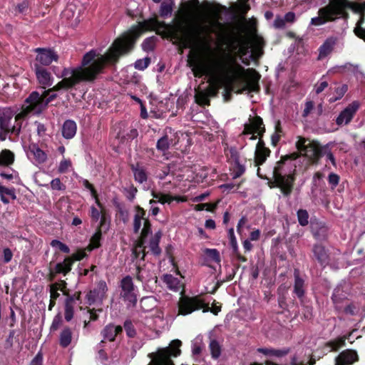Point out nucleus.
Here are the masks:
<instances>
[{"mask_svg": "<svg viewBox=\"0 0 365 365\" xmlns=\"http://www.w3.org/2000/svg\"><path fill=\"white\" fill-rule=\"evenodd\" d=\"M181 346L180 339H174L170 346L159 348L155 352L148 353V357L150 361L148 365H175L172 357H178L180 354Z\"/></svg>", "mask_w": 365, "mask_h": 365, "instance_id": "9", "label": "nucleus"}, {"mask_svg": "<svg viewBox=\"0 0 365 365\" xmlns=\"http://www.w3.org/2000/svg\"><path fill=\"white\" fill-rule=\"evenodd\" d=\"M73 264L71 259L66 257L64 261L56 264L53 269L55 271V273L66 275L70 272Z\"/></svg>", "mask_w": 365, "mask_h": 365, "instance_id": "33", "label": "nucleus"}, {"mask_svg": "<svg viewBox=\"0 0 365 365\" xmlns=\"http://www.w3.org/2000/svg\"><path fill=\"white\" fill-rule=\"evenodd\" d=\"M294 293L302 302V298L304 295V281L301 278L298 270H294Z\"/></svg>", "mask_w": 365, "mask_h": 365, "instance_id": "28", "label": "nucleus"}, {"mask_svg": "<svg viewBox=\"0 0 365 365\" xmlns=\"http://www.w3.org/2000/svg\"><path fill=\"white\" fill-rule=\"evenodd\" d=\"M14 162V154L9 149H4L0 152V166L9 167Z\"/></svg>", "mask_w": 365, "mask_h": 365, "instance_id": "31", "label": "nucleus"}, {"mask_svg": "<svg viewBox=\"0 0 365 365\" xmlns=\"http://www.w3.org/2000/svg\"><path fill=\"white\" fill-rule=\"evenodd\" d=\"M86 250L89 251V252L91 251V238L90 239L89 243H88V245H87L85 250H82V249L78 250L72 255H71L70 257H70L71 259V260H73V264L75 261H80L87 256L86 253Z\"/></svg>", "mask_w": 365, "mask_h": 365, "instance_id": "41", "label": "nucleus"}, {"mask_svg": "<svg viewBox=\"0 0 365 365\" xmlns=\"http://www.w3.org/2000/svg\"><path fill=\"white\" fill-rule=\"evenodd\" d=\"M199 309H202L203 312H210L214 315H217L221 311V305H217L214 302L210 307L199 294L192 297L183 295L180 297L178 302L179 315L187 316Z\"/></svg>", "mask_w": 365, "mask_h": 365, "instance_id": "7", "label": "nucleus"}, {"mask_svg": "<svg viewBox=\"0 0 365 365\" xmlns=\"http://www.w3.org/2000/svg\"><path fill=\"white\" fill-rule=\"evenodd\" d=\"M217 93H195V103L201 106L210 104V98L216 96Z\"/></svg>", "mask_w": 365, "mask_h": 365, "instance_id": "35", "label": "nucleus"}, {"mask_svg": "<svg viewBox=\"0 0 365 365\" xmlns=\"http://www.w3.org/2000/svg\"><path fill=\"white\" fill-rule=\"evenodd\" d=\"M123 328L125 329L126 336L130 339H133L136 335V331L133 324V322L130 319H126L123 324Z\"/></svg>", "mask_w": 365, "mask_h": 365, "instance_id": "44", "label": "nucleus"}, {"mask_svg": "<svg viewBox=\"0 0 365 365\" xmlns=\"http://www.w3.org/2000/svg\"><path fill=\"white\" fill-rule=\"evenodd\" d=\"M295 146L301 154L314 162H318L326 153V147H322L315 140H310L302 137H299Z\"/></svg>", "mask_w": 365, "mask_h": 365, "instance_id": "10", "label": "nucleus"}, {"mask_svg": "<svg viewBox=\"0 0 365 365\" xmlns=\"http://www.w3.org/2000/svg\"><path fill=\"white\" fill-rule=\"evenodd\" d=\"M4 194L6 195H9L13 200L16 199V194L15 193L14 188H7L0 184L1 200L4 205L9 204L10 201L6 197L4 196Z\"/></svg>", "mask_w": 365, "mask_h": 365, "instance_id": "38", "label": "nucleus"}, {"mask_svg": "<svg viewBox=\"0 0 365 365\" xmlns=\"http://www.w3.org/2000/svg\"><path fill=\"white\" fill-rule=\"evenodd\" d=\"M51 187L52 190H54L61 191L66 190V185L61 183L60 178H56L51 180Z\"/></svg>", "mask_w": 365, "mask_h": 365, "instance_id": "57", "label": "nucleus"}, {"mask_svg": "<svg viewBox=\"0 0 365 365\" xmlns=\"http://www.w3.org/2000/svg\"><path fill=\"white\" fill-rule=\"evenodd\" d=\"M50 244L53 248H57L62 252L66 254H68L70 252V249L68 245L58 240H53Z\"/></svg>", "mask_w": 365, "mask_h": 365, "instance_id": "48", "label": "nucleus"}, {"mask_svg": "<svg viewBox=\"0 0 365 365\" xmlns=\"http://www.w3.org/2000/svg\"><path fill=\"white\" fill-rule=\"evenodd\" d=\"M155 41L153 38H146L142 43V48L144 51H151L154 48Z\"/></svg>", "mask_w": 365, "mask_h": 365, "instance_id": "64", "label": "nucleus"}, {"mask_svg": "<svg viewBox=\"0 0 365 365\" xmlns=\"http://www.w3.org/2000/svg\"><path fill=\"white\" fill-rule=\"evenodd\" d=\"M150 63V58L145 57L144 58L137 60L134 63V66L136 69L143 71L149 66Z\"/></svg>", "mask_w": 365, "mask_h": 365, "instance_id": "54", "label": "nucleus"}, {"mask_svg": "<svg viewBox=\"0 0 365 365\" xmlns=\"http://www.w3.org/2000/svg\"><path fill=\"white\" fill-rule=\"evenodd\" d=\"M107 292L108 287L106 282L103 280H100L97 284V287L93 289V304L96 306L101 305L102 302L106 299Z\"/></svg>", "mask_w": 365, "mask_h": 365, "instance_id": "22", "label": "nucleus"}, {"mask_svg": "<svg viewBox=\"0 0 365 365\" xmlns=\"http://www.w3.org/2000/svg\"><path fill=\"white\" fill-rule=\"evenodd\" d=\"M195 76H207L216 87L232 91L234 86L241 88L237 91H257L260 74L253 68H245L235 55L222 53L210 63L196 61L190 63Z\"/></svg>", "mask_w": 365, "mask_h": 365, "instance_id": "1", "label": "nucleus"}, {"mask_svg": "<svg viewBox=\"0 0 365 365\" xmlns=\"http://www.w3.org/2000/svg\"><path fill=\"white\" fill-rule=\"evenodd\" d=\"M216 204L212 203H199L195 205V210L196 211L206 210L207 212H213L216 208Z\"/></svg>", "mask_w": 365, "mask_h": 365, "instance_id": "52", "label": "nucleus"}, {"mask_svg": "<svg viewBox=\"0 0 365 365\" xmlns=\"http://www.w3.org/2000/svg\"><path fill=\"white\" fill-rule=\"evenodd\" d=\"M134 209L135 213L133 220L138 218V220H143V222H145V220H149L148 217H146V211L140 205H135Z\"/></svg>", "mask_w": 365, "mask_h": 365, "instance_id": "51", "label": "nucleus"}, {"mask_svg": "<svg viewBox=\"0 0 365 365\" xmlns=\"http://www.w3.org/2000/svg\"><path fill=\"white\" fill-rule=\"evenodd\" d=\"M156 148L161 151H165L169 148L168 138L167 135H164L158 140Z\"/></svg>", "mask_w": 365, "mask_h": 365, "instance_id": "53", "label": "nucleus"}, {"mask_svg": "<svg viewBox=\"0 0 365 365\" xmlns=\"http://www.w3.org/2000/svg\"><path fill=\"white\" fill-rule=\"evenodd\" d=\"M346 8H350L354 11H361L364 5H356L347 0H330L327 6L319 10V16L311 19L310 24L318 26L334 21L344 15Z\"/></svg>", "mask_w": 365, "mask_h": 365, "instance_id": "5", "label": "nucleus"}, {"mask_svg": "<svg viewBox=\"0 0 365 365\" xmlns=\"http://www.w3.org/2000/svg\"><path fill=\"white\" fill-rule=\"evenodd\" d=\"M36 52L38 53L36 61L42 66H48L53 61H57L58 59V54L51 49L38 48L36 49Z\"/></svg>", "mask_w": 365, "mask_h": 365, "instance_id": "18", "label": "nucleus"}, {"mask_svg": "<svg viewBox=\"0 0 365 365\" xmlns=\"http://www.w3.org/2000/svg\"><path fill=\"white\" fill-rule=\"evenodd\" d=\"M151 233V223L149 220H145L143 222V227L141 230L140 235H143V238H147Z\"/></svg>", "mask_w": 365, "mask_h": 365, "instance_id": "59", "label": "nucleus"}, {"mask_svg": "<svg viewBox=\"0 0 365 365\" xmlns=\"http://www.w3.org/2000/svg\"><path fill=\"white\" fill-rule=\"evenodd\" d=\"M312 259L316 260L318 264L322 267H326L329 263V250L322 243H316L312 248Z\"/></svg>", "mask_w": 365, "mask_h": 365, "instance_id": "17", "label": "nucleus"}, {"mask_svg": "<svg viewBox=\"0 0 365 365\" xmlns=\"http://www.w3.org/2000/svg\"><path fill=\"white\" fill-rule=\"evenodd\" d=\"M71 331L69 327H65L64 329L61 331L59 338V344L61 347L66 348L68 346L71 341Z\"/></svg>", "mask_w": 365, "mask_h": 365, "instance_id": "37", "label": "nucleus"}, {"mask_svg": "<svg viewBox=\"0 0 365 365\" xmlns=\"http://www.w3.org/2000/svg\"><path fill=\"white\" fill-rule=\"evenodd\" d=\"M58 283H53L50 286V292H51V299L57 300L60 296V294L58 292Z\"/></svg>", "mask_w": 365, "mask_h": 365, "instance_id": "61", "label": "nucleus"}, {"mask_svg": "<svg viewBox=\"0 0 365 365\" xmlns=\"http://www.w3.org/2000/svg\"><path fill=\"white\" fill-rule=\"evenodd\" d=\"M77 126L74 120H66L63 123L61 133L66 139H71L76 133Z\"/></svg>", "mask_w": 365, "mask_h": 365, "instance_id": "27", "label": "nucleus"}, {"mask_svg": "<svg viewBox=\"0 0 365 365\" xmlns=\"http://www.w3.org/2000/svg\"><path fill=\"white\" fill-rule=\"evenodd\" d=\"M250 123H245L244 125V130L241 135H252L250 137L251 140H255L257 136L262 138L263 134L266 132V128L263 125L262 118L259 116H255L252 118H250Z\"/></svg>", "mask_w": 365, "mask_h": 365, "instance_id": "15", "label": "nucleus"}, {"mask_svg": "<svg viewBox=\"0 0 365 365\" xmlns=\"http://www.w3.org/2000/svg\"><path fill=\"white\" fill-rule=\"evenodd\" d=\"M50 94L51 93H31L26 101L28 104L23 105L21 111L14 117L12 126H20L21 129L22 121L30 113L40 111L56 96V93L51 96Z\"/></svg>", "mask_w": 365, "mask_h": 365, "instance_id": "6", "label": "nucleus"}, {"mask_svg": "<svg viewBox=\"0 0 365 365\" xmlns=\"http://www.w3.org/2000/svg\"><path fill=\"white\" fill-rule=\"evenodd\" d=\"M344 297L341 294V289L340 288H336L334 290V292L331 296L332 302L334 304H338L342 302Z\"/></svg>", "mask_w": 365, "mask_h": 365, "instance_id": "58", "label": "nucleus"}, {"mask_svg": "<svg viewBox=\"0 0 365 365\" xmlns=\"http://www.w3.org/2000/svg\"><path fill=\"white\" fill-rule=\"evenodd\" d=\"M302 155L300 153V152H294L291 154H287L283 156H281L280 160H284V162H292L293 160H295L296 159L299 158L300 155Z\"/></svg>", "mask_w": 365, "mask_h": 365, "instance_id": "63", "label": "nucleus"}, {"mask_svg": "<svg viewBox=\"0 0 365 365\" xmlns=\"http://www.w3.org/2000/svg\"><path fill=\"white\" fill-rule=\"evenodd\" d=\"M34 71L42 88L46 89L52 85L51 73L46 68L38 63H34Z\"/></svg>", "mask_w": 365, "mask_h": 365, "instance_id": "19", "label": "nucleus"}, {"mask_svg": "<svg viewBox=\"0 0 365 365\" xmlns=\"http://www.w3.org/2000/svg\"><path fill=\"white\" fill-rule=\"evenodd\" d=\"M130 170L133 173V178L135 182L143 184L148 181V175L146 168L142 163L138 162L135 164H130Z\"/></svg>", "mask_w": 365, "mask_h": 365, "instance_id": "23", "label": "nucleus"}, {"mask_svg": "<svg viewBox=\"0 0 365 365\" xmlns=\"http://www.w3.org/2000/svg\"><path fill=\"white\" fill-rule=\"evenodd\" d=\"M150 98L151 106H155V109H156L151 110V112H154L157 118H162L165 113L170 111H172L171 115H175V113L173 110L174 107L173 99L165 98L163 101H158L155 93H150Z\"/></svg>", "mask_w": 365, "mask_h": 365, "instance_id": "14", "label": "nucleus"}, {"mask_svg": "<svg viewBox=\"0 0 365 365\" xmlns=\"http://www.w3.org/2000/svg\"><path fill=\"white\" fill-rule=\"evenodd\" d=\"M12 257H13L12 250L9 247L4 248L3 250V253H2L3 262L4 264H8L9 262H10L11 261Z\"/></svg>", "mask_w": 365, "mask_h": 365, "instance_id": "60", "label": "nucleus"}, {"mask_svg": "<svg viewBox=\"0 0 365 365\" xmlns=\"http://www.w3.org/2000/svg\"><path fill=\"white\" fill-rule=\"evenodd\" d=\"M113 205L115 207L116 215L118 219L120 220L123 223L129 222V211L126 209L125 205L123 202L114 200Z\"/></svg>", "mask_w": 365, "mask_h": 365, "instance_id": "30", "label": "nucleus"}, {"mask_svg": "<svg viewBox=\"0 0 365 365\" xmlns=\"http://www.w3.org/2000/svg\"><path fill=\"white\" fill-rule=\"evenodd\" d=\"M345 336L336 338L335 339L327 341L325 344V346L331 348V351H339L341 347L345 346Z\"/></svg>", "mask_w": 365, "mask_h": 365, "instance_id": "40", "label": "nucleus"}, {"mask_svg": "<svg viewBox=\"0 0 365 365\" xmlns=\"http://www.w3.org/2000/svg\"><path fill=\"white\" fill-rule=\"evenodd\" d=\"M13 113L10 110H5L0 115V140H5L9 134L19 136L20 125H12Z\"/></svg>", "mask_w": 365, "mask_h": 365, "instance_id": "13", "label": "nucleus"}, {"mask_svg": "<svg viewBox=\"0 0 365 365\" xmlns=\"http://www.w3.org/2000/svg\"><path fill=\"white\" fill-rule=\"evenodd\" d=\"M173 4L172 2H163L160 7V15L162 17H168L171 16L173 12Z\"/></svg>", "mask_w": 365, "mask_h": 365, "instance_id": "47", "label": "nucleus"}, {"mask_svg": "<svg viewBox=\"0 0 365 365\" xmlns=\"http://www.w3.org/2000/svg\"><path fill=\"white\" fill-rule=\"evenodd\" d=\"M97 360H99L100 362L103 364H108V354L105 351L104 349L99 348L98 351Z\"/></svg>", "mask_w": 365, "mask_h": 365, "instance_id": "62", "label": "nucleus"}, {"mask_svg": "<svg viewBox=\"0 0 365 365\" xmlns=\"http://www.w3.org/2000/svg\"><path fill=\"white\" fill-rule=\"evenodd\" d=\"M119 287L121 288L120 296L126 302L127 307H134L138 302V297L134 292V284L132 277L127 275L119 282Z\"/></svg>", "mask_w": 365, "mask_h": 365, "instance_id": "12", "label": "nucleus"}, {"mask_svg": "<svg viewBox=\"0 0 365 365\" xmlns=\"http://www.w3.org/2000/svg\"><path fill=\"white\" fill-rule=\"evenodd\" d=\"M103 336H104L105 339L108 340L109 341H113L115 340L116 335L115 334L113 330V324H108L105 329L102 331Z\"/></svg>", "mask_w": 365, "mask_h": 365, "instance_id": "46", "label": "nucleus"}, {"mask_svg": "<svg viewBox=\"0 0 365 365\" xmlns=\"http://www.w3.org/2000/svg\"><path fill=\"white\" fill-rule=\"evenodd\" d=\"M205 254L207 258L212 259L214 262H220V256L218 250L215 249H206Z\"/></svg>", "mask_w": 365, "mask_h": 365, "instance_id": "50", "label": "nucleus"}, {"mask_svg": "<svg viewBox=\"0 0 365 365\" xmlns=\"http://www.w3.org/2000/svg\"><path fill=\"white\" fill-rule=\"evenodd\" d=\"M224 153L227 158V162L230 165V170L232 171V178H237L241 177L245 173V165L240 160L239 152L236 147H225L224 148Z\"/></svg>", "mask_w": 365, "mask_h": 365, "instance_id": "11", "label": "nucleus"}, {"mask_svg": "<svg viewBox=\"0 0 365 365\" xmlns=\"http://www.w3.org/2000/svg\"><path fill=\"white\" fill-rule=\"evenodd\" d=\"M80 292H76L73 294L65 293L64 295L66 296L65 301V309L70 308L74 309L76 302L80 301Z\"/></svg>", "mask_w": 365, "mask_h": 365, "instance_id": "42", "label": "nucleus"}, {"mask_svg": "<svg viewBox=\"0 0 365 365\" xmlns=\"http://www.w3.org/2000/svg\"><path fill=\"white\" fill-rule=\"evenodd\" d=\"M63 323V319L61 314L58 313L57 315H56L52 321V324L51 326V331H55L59 329V327L61 326Z\"/></svg>", "mask_w": 365, "mask_h": 365, "instance_id": "56", "label": "nucleus"}, {"mask_svg": "<svg viewBox=\"0 0 365 365\" xmlns=\"http://www.w3.org/2000/svg\"><path fill=\"white\" fill-rule=\"evenodd\" d=\"M296 180V165L292 162L279 160L272 170V178L268 182L270 188H278L284 197L291 196Z\"/></svg>", "mask_w": 365, "mask_h": 365, "instance_id": "3", "label": "nucleus"}, {"mask_svg": "<svg viewBox=\"0 0 365 365\" xmlns=\"http://www.w3.org/2000/svg\"><path fill=\"white\" fill-rule=\"evenodd\" d=\"M138 188L131 185L129 187L124 188V194L128 200L133 202L135 197V195L138 193Z\"/></svg>", "mask_w": 365, "mask_h": 365, "instance_id": "49", "label": "nucleus"}, {"mask_svg": "<svg viewBox=\"0 0 365 365\" xmlns=\"http://www.w3.org/2000/svg\"><path fill=\"white\" fill-rule=\"evenodd\" d=\"M336 43V38L330 37L325 40L323 44L319 48L318 59L322 60L329 56L334 49Z\"/></svg>", "mask_w": 365, "mask_h": 365, "instance_id": "25", "label": "nucleus"}, {"mask_svg": "<svg viewBox=\"0 0 365 365\" xmlns=\"http://www.w3.org/2000/svg\"><path fill=\"white\" fill-rule=\"evenodd\" d=\"M356 5H364V9L361 11H356V13L360 14V19L358 21L356 28L354 29V32L357 36L362 38L365 41V29L361 27L362 24L364 21V11L365 10V3L364 4H356Z\"/></svg>", "mask_w": 365, "mask_h": 365, "instance_id": "39", "label": "nucleus"}, {"mask_svg": "<svg viewBox=\"0 0 365 365\" xmlns=\"http://www.w3.org/2000/svg\"><path fill=\"white\" fill-rule=\"evenodd\" d=\"M29 155H33L35 162L38 164H42L46 161L47 155L44 151L38 148L36 143H31L29 146Z\"/></svg>", "mask_w": 365, "mask_h": 365, "instance_id": "26", "label": "nucleus"}, {"mask_svg": "<svg viewBox=\"0 0 365 365\" xmlns=\"http://www.w3.org/2000/svg\"><path fill=\"white\" fill-rule=\"evenodd\" d=\"M155 299L152 297H143L140 301V308L144 312H148L155 307Z\"/></svg>", "mask_w": 365, "mask_h": 365, "instance_id": "43", "label": "nucleus"}, {"mask_svg": "<svg viewBox=\"0 0 365 365\" xmlns=\"http://www.w3.org/2000/svg\"><path fill=\"white\" fill-rule=\"evenodd\" d=\"M208 349H210L212 359L217 360L220 358L222 354V345L216 339H210V344H208Z\"/></svg>", "mask_w": 365, "mask_h": 365, "instance_id": "34", "label": "nucleus"}, {"mask_svg": "<svg viewBox=\"0 0 365 365\" xmlns=\"http://www.w3.org/2000/svg\"><path fill=\"white\" fill-rule=\"evenodd\" d=\"M359 360L357 352L352 349L344 350L335 359V365H351Z\"/></svg>", "mask_w": 365, "mask_h": 365, "instance_id": "20", "label": "nucleus"}, {"mask_svg": "<svg viewBox=\"0 0 365 365\" xmlns=\"http://www.w3.org/2000/svg\"><path fill=\"white\" fill-rule=\"evenodd\" d=\"M205 344L202 337H197L192 341L191 352L193 357L197 358L202 354Z\"/></svg>", "mask_w": 365, "mask_h": 365, "instance_id": "36", "label": "nucleus"}, {"mask_svg": "<svg viewBox=\"0 0 365 365\" xmlns=\"http://www.w3.org/2000/svg\"><path fill=\"white\" fill-rule=\"evenodd\" d=\"M62 81L53 88L44 91H58L62 88H71L76 85L91 80V51L87 52L82 60L81 65L77 68H65L61 73Z\"/></svg>", "mask_w": 365, "mask_h": 365, "instance_id": "4", "label": "nucleus"}, {"mask_svg": "<svg viewBox=\"0 0 365 365\" xmlns=\"http://www.w3.org/2000/svg\"><path fill=\"white\" fill-rule=\"evenodd\" d=\"M151 195H153L154 199H157L158 202L163 205L165 203L170 204L173 200H177L178 202L182 201V200L179 197H173L170 195L165 194L161 192L153 191V192H151Z\"/></svg>", "mask_w": 365, "mask_h": 365, "instance_id": "32", "label": "nucleus"}, {"mask_svg": "<svg viewBox=\"0 0 365 365\" xmlns=\"http://www.w3.org/2000/svg\"><path fill=\"white\" fill-rule=\"evenodd\" d=\"M360 107L359 101H355L350 103L346 108L341 110L338 117L335 120L336 125L341 126L348 125L356 115Z\"/></svg>", "mask_w": 365, "mask_h": 365, "instance_id": "16", "label": "nucleus"}, {"mask_svg": "<svg viewBox=\"0 0 365 365\" xmlns=\"http://www.w3.org/2000/svg\"><path fill=\"white\" fill-rule=\"evenodd\" d=\"M269 148H263L262 150H255V158H254V166L258 168L257 169V175L262 179H268V178L265 175H263L261 173V169L259 168L265 161H267V158L270 155Z\"/></svg>", "mask_w": 365, "mask_h": 365, "instance_id": "21", "label": "nucleus"}, {"mask_svg": "<svg viewBox=\"0 0 365 365\" xmlns=\"http://www.w3.org/2000/svg\"><path fill=\"white\" fill-rule=\"evenodd\" d=\"M299 223L301 226L305 227L309 224V215L307 210L299 209L297 212Z\"/></svg>", "mask_w": 365, "mask_h": 365, "instance_id": "45", "label": "nucleus"}, {"mask_svg": "<svg viewBox=\"0 0 365 365\" xmlns=\"http://www.w3.org/2000/svg\"><path fill=\"white\" fill-rule=\"evenodd\" d=\"M93 200L100 207V212L93 207V222L98 220L101 217L99 225L96 229L94 234H93V250L99 248L101 246V240L102 235L106 234L110 228V216L104 205H103L98 198V192L93 187Z\"/></svg>", "mask_w": 365, "mask_h": 365, "instance_id": "8", "label": "nucleus"}, {"mask_svg": "<svg viewBox=\"0 0 365 365\" xmlns=\"http://www.w3.org/2000/svg\"><path fill=\"white\" fill-rule=\"evenodd\" d=\"M207 21L209 23L208 24H204L202 23L197 24L196 27V33L198 36H209L211 34H214L215 33V26L220 25L217 16Z\"/></svg>", "mask_w": 365, "mask_h": 365, "instance_id": "24", "label": "nucleus"}, {"mask_svg": "<svg viewBox=\"0 0 365 365\" xmlns=\"http://www.w3.org/2000/svg\"><path fill=\"white\" fill-rule=\"evenodd\" d=\"M163 280L167 285V287L173 292L180 291L182 284L180 279L174 277L171 274H165L163 277Z\"/></svg>", "mask_w": 365, "mask_h": 365, "instance_id": "29", "label": "nucleus"}, {"mask_svg": "<svg viewBox=\"0 0 365 365\" xmlns=\"http://www.w3.org/2000/svg\"><path fill=\"white\" fill-rule=\"evenodd\" d=\"M328 183L331 185L332 190H334L336 185H339L340 181V177L339 175L336 173H331L328 175Z\"/></svg>", "mask_w": 365, "mask_h": 365, "instance_id": "55", "label": "nucleus"}, {"mask_svg": "<svg viewBox=\"0 0 365 365\" xmlns=\"http://www.w3.org/2000/svg\"><path fill=\"white\" fill-rule=\"evenodd\" d=\"M149 28L148 23H140L116 38L104 55H95L93 52V78L95 74L101 72L107 64L116 62L121 55L129 52L141 33Z\"/></svg>", "mask_w": 365, "mask_h": 365, "instance_id": "2", "label": "nucleus"}]
</instances>
